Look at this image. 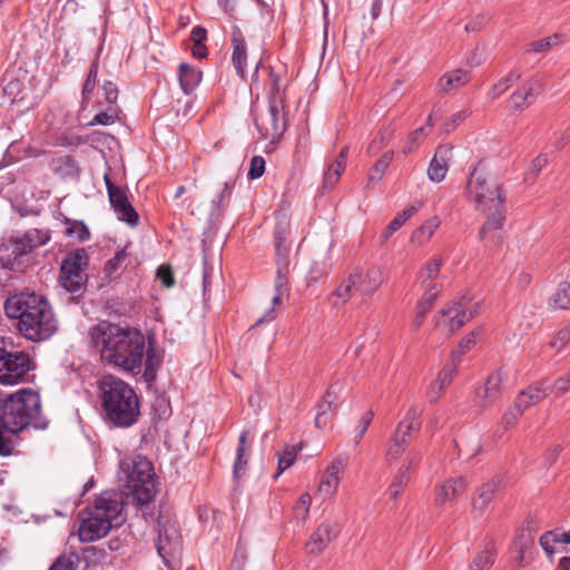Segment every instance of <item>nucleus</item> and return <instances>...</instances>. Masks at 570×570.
Here are the masks:
<instances>
[{
    "label": "nucleus",
    "mask_w": 570,
    "mask_h": 570,
    "mask_svg": "<svg viewBox=\"0 0 570 570\" xmlns=\"http://www.w3.org/2000/svg\"><path fill=\"white\" fill-rule=\"evenodd\" d=\"M558 37H548L544 39H540L537 41H533L528 45V48L525 49L527 52H535L541 53L548 51L557 41Z\"/></svg>",
    "instance_id": "nucleus-55"
},
{
    "label": "nucleus",
    "mask_w": 570,
    "mask_h": 570,
    "mask_svg": "<svg viewBox=\"0 0 570 570\" xmlns=\"http://www.w3.org/2000/svg\"><path fill=\"white\" fill-rule=\"evenodd\" d=\"M423 454L419 449H412L405 456L403 463L397 469L405 474L412 475L417 471L420 463L422 461Z\"/></svg>",
    "instance_id": "nucleus-39"
},
{
    "label": "nucleus",
    "mask_w": 570,
    "mask_h": 570,
    "mask_svg": "<svg viewBox=\"0 0 570 570\" xmlns=\"http://www.w3.org/2000/svg\"><path fill=\"white\" fill-rule=\"evenodd\" d=\"M317 413L315 417V425L318 429H324L332 423V420L336 413V409L326 402L320 401L317 406Z\"/></svg>",
    "instance_id": "nucleus-38"
},
{
    "label": "nucleus",
    "mask_w": 570,
    "mask_h": 570,
    "mask_svg": "<svg viewBox=\"0 0 570 570\" xmlns=\"http://www.w3.org/2000/svg\"><path fill=\"white\" fill-rule=\"evenodd\" d=\"M442 266L441 257L434 256L432 257L425 265L421 277L423 286H431L432 284L428 283L435 279L440 273Z\"/></svg>",
    "instance_id": "nucleus-41"
},
{
    "label": "nucleus",
    "mask_w": 570,
    "mask_h": 570,
    "mask_svg": "<svg viewBox=\"0 0 570 570\" xmlns=\"http://www.w3.org/2000/svg\"><path fill=\"white\" fill-rule=\"evenodd\" d=\"M505 372L502 367L488 375L485 382L476 389L475 405L482 410L491 406L502 393Z\"/></svg>",
    "instance_id": "nucleus-13"
},
{
    "label": "nucleus",
    "mask_w": 570,
    "mask_h": 570,
    "mask_svg": "<svg viewBox=\"0 0 570 570\" xmlns=\"http://www.w3.org/2000/svg\"><path fill=\"white\" fill-rule=\"evenodd\" d=\"M548 164L547 154L538 155L531 163V168L527 174L525 180L533 183L535 180L537 175L542 170L543 167Z\"/></svg>",
    "instance_id": "nucleus-54"
},
{
    "label": "nucleus",
    "mask_w": 570,
    "mask_h": 570,
    "mask_svg": "<svg viewBox=\"0 0 570 570\" xmlns=\"http://www.w3.org/2000/svg\"><path fill=\"white\" fill-rule=\"evenodd\" d=\"M259 71L266 73V76H267L265 85L268 88V90H267L268 102H274V100L275 101L279 100L281 105H285V95H284L285 85L283 83L281 72L276 71L273 67H265V66L257 65L255 67L253 76H252L253 82H256L258 80Z\"/></svg>",
    "instance_id": "nucleus-15"
},
{
    "label": "nucleus",
    "mask_w": 570,
    "mask_h": 570,
    "mask_svg": "<svg viewBox=\"0 0 570 570\" xmlns=\"http://www.w3.org/2000/svg\"><path fill=\"white\" fill-rule=\"evenodd\" d=\"M338 483L340 476L332 475L325 471L318 485V491L325 497H332L337 491Z\"/></svg>",
    "instance_id": "nucleus-49"
},
{
    "label": "nucleus",
    "mask_w": 570,
    "mask_h": 570,
    "mask_svg": "<svg viewBox=\"0 0 570 570\" xmlns=\"http://www.w3.org/2000/svg\"><path fill=\"white\" fill-rule=\"evenodd\" d=\"M411 481V476L397 470L392 479V482L387 489V493L392 500H397L403 489Z\"/></svg>",
    "instance_id": "nucleus-40"
},
{
    "label": "nucleus",
    "mask_w": 570,
    "mask_h": 570,
    "mask_svg": "<svg viewBox=\"0 0 570 570\" xmlns=\"http://www.w3.org/2000/svg\"><path fill=\"white\" fill-rule=\"evenodd\" d=\"M558 541H560V538L558 537L557 531H547L539 539L540 546L548 557L553 554V544Z\"/></svg>",
    "instance_id": "nucleus-57"
},
{
    "label": "nucleus",
    "mask_w": 570,
    "mask_h": 570,
    "mask_svg": "<svg viewBox=\"0 0 570 570\" xmlns=\"http://www.w3.org/2000/svg\"><path fill=\"white\" fill-rule=\"evenodd\" d=\"M90 344L96 347L101 360L129 373H139L144 357V379L151 383L156 379L159 360L155 351L146 350L141 331L102 321L89 330Z\"/></svg>",
    "instance_id": "nucleus-1"
},
{
    "label": "nucleus",
    "mask_w": 570,
    "mask_h": 570,
    "mask_svg": "<svg viewBox=\"0 0 570 570\" xmlns=\"http://www.w3.org/2000/svg\"><path fill=\"white\" fill-rule=\"evenodd\" d=\"M88 266V254L85 248H77L70 252L61 263V273L82 272Z\"/></svg>",
    "instance_id": "nucleus-29"
},
{
    "label": "nucleus",
    "mask_w": 570,
    "mask_h": 570,
    "mask_svg": "<svg viewBox=\"0 0 570 570\" xmlns=\"http://www.w3.org/2000/svg\"><path fill=\"white\" fill-rule=\"evenodd\" d=\"M542 87V81L538 77H533L525 81L522 87L515 90L510 96V107L514 110H523L529 107L535 98L538 97L540 89Z\"/></svg>",
    "instance_id": "nucleus-16"
},
{
    "label": "nucleus",
    "mask_w": 570,
    "mask_h": 570,
    "mask_svg": "<svg viewBox=\"0 0 570 570\" xmlns=\"http://www.w3.org/2000/svg\"><path fill=\"white\" fill-rule=\"evenodd\" d=\"M465 191L474 200L476 210H492L493 204L505 202L501 185L488 180L480 163L471 170Z\"/></svg>",
    "instance_id": "nucleus-7"
},
{
    "label": "nucleus",
    "mask_w": 570,
    "mask_h": 570,
    "mask_svg": "<svg viewBox=\"0 0 570 570\" xmlns=\"http://www.w3.org/2000/svg\"><path fill=\"white\" fill-rule=\"evenodd\" d=\"M466 110H460L451 116L450 119L445 120L443 124V129L445 134H450L454 130L461 122H463L468 117Z\"/></svg>",
    "instance_id": "nucleus-62"
},
{
    "label": "nucleus",
    "mask_w": 570,
    "mask_h": 570,
    "mask_svg": "<svg viewBox=\"0 0 570 570\" xmlns=\"http://www.w3.org/2000/svg\"><path fill=\"white\" fill-rule=\"evenodd\" d=\"M61 285L72 294H79L83 291L87 283V274L82 272L61 273Z\"/></svg>",
    "instance_id": "nucleus-33"
},
{
    "label": "nucleus",
    "mask_w": 570,
    "mask_h": 570,
    "mask_svg": "<svg viewBox=\"0 0 570 570\" xmlns=\"http://www.w3.org/2000/svg\"><path fill=\"white\" fill-rule=\"evenodd\" d=\"M285 105L279 100L268 102L267 111L255 118V126L263 139L271 144H277L287 129V119L284 111Z\"/></svg>",
    "instance_id": "nucleus-10"
},
{
    "label": "nucleus",
    "mask_w": 570,
    "mask_h": 570,
    "mask_svg": "<svg viewBox=\"0 0 570 570\" xmlns=\"http://www.w3.org/2000/svg\"><path fill=\"white\" fill-rule=\"evenodd\" d=\"M105 184L110 205L118 219L130 226H136L139 222V215L130 204L126 188L115 185L108 175H105Z\"/></svg>",
    "instance_id": "nucleus-12"
},
{
    "label": "nucleus",
    "mask_w": 570,
    "mask_h": 570,
    "mask_svg": "<svg viewBox=\"0 0 570 570\" xmlns=\"http://www.w3.org/2000/svg\"><path fill=\"white\" fill-rule=\"evenodd\" d=\"M337 531L330 522L321 523L312 533L306 548L309 554L321 553L328 543L336 537Z\"/></svg>",
    "instance_id": "nucleus-20"
},
{
    "label": "nucleus",
    "mask_w": 570,
    "mask_h": 570,
    "mask_svg": "<svg viewBox=\"0 0 570 570\" xmlns=\"http://www.w3.org/2000/svg\"><path fill=\"white\" fill-rule=\"evenodd\" d=\"M32 361L26 352L0 351V383L13 385L26 381Z\"/></svg>",
    "instance_id": "nucleus-9"
},
{
    "label": "nucleus",
    "mask_w": 570,
    "mask_h": 570,
    "mask_svg": "<svg viewBox=\"0 0 570 570\" xmlns=\"http://www.w3.org/2000/svg\"><path fill=\"white\" fill-rule=\"evenodd\" d=\"M105 420L115 428L127 429L140 417V402L135 390L115 375H105L98 382Z\"/></svg>",
    "instance_id": "nucleus-3"
},
{
    "label": "nucleus",
    "mask_w": 570,
    "mask_h": 570,
    "mask_svg": "<svg viewBox=\"0 0 570 570\" xmlns=\"http://www.w3.org/2000/svg\"><path fill=\"white\" fill-rule=\"evenodd\" d=\"M426 135L428 132L425 127H420L412 131L404 147V153H412L415 149V147L419 146L424 140Z\"/></svg>",
    "instance_id": "nucleus-52"
},
{
    "label": "nucleus",
    "mask_w": 570,
    "mask_h": 570,
    "mask_svg": "<svg viewBox=\"0 0 570 570\" xmlns=\"http://www.w3.org/2000/svg\"><path fill=\"white\" fill-rule=\"evenodd\" d=\"M0 422L6 431L16 434L33 425L45 429L47 423L41 417L40 395L22 389L0 401Z\"/></svg>",
    "instance_id": "nucleus-4"
},
{
    "label": "nucleus",
    "mask_w": 570,
    "mask_h": 570,
    "mask_svg": "<svg viewBox=\"0 0 570 570\" xmlns=\"http://www.w3.org/2000/svg\"><path fill=\"white\" fill-rule=\"evenodd\" d=\"M77 558L73 554H62L51 564L49 570H76Z\"/></svg>",
    "instance_id": "nucleus-53"
},
{
    "label": "nucleus",
    "mask_w": 570,
    "mask_h": 570,
    "mask_svg": "<svg viewBox=\"0 0 570 570\" xmlns=\"http://www.w3.org/2000/svg\"><path fill=\"white\" fill-rule=\"evenodd\" d=\"M158 538L156 548L159 557L166 567L171 568V559L180 551V535L169 520L163 521V517L158 518Z\"/></svg>",
    "instance_id": "nucleus-11"
},
{
    "label": "nucleus",
    "mask_w": 570,
    "mask_h": 570,
    "mask_svg": "<svg viewBox=\"0 0 570 570\" xmlns=\"http://www.w3.org/2000/svg\"><path fill=\"white\" fill-rule=\"evenodd\" d=\"M118 480L127 489V494H131L139 505H146L155 498L154 466L142 455L124 459L120 462Z\"/></svg>",
    "instance_id": "nucleus-6"
},
{
    "label": "nucleus",
    "mask_w": 570,
    "mask_h": 570,
    "mask_svg": "<svg viewBox=\"0 0 570 570\" xmlns=\"http://www.w3.org/2000/svg\"><path fill=\"white\" fill-rule=\"evenodd\" d=\"M554 308H568L570 306V284L563 282L559 285L557 293L552 298Z\"/></svg>",
    "instance_id": "nucleus-48"
},
{
    "label": "nucleus",
    "mask_w": 570,
    "mask_h": 570,
    "mask_svg": "<svg viewBox=\"0 0 570 570\" xmlns=\"http://www.w3.org/2000/svg\"><path fill=\"white\" fill-rule=\"evenodd\" d=\"M202 80V71L187 65L179 66V83L186 95H190Z\"/></svg>",
    "instance_id": "nucleus-30"
},
{
    "label": "nucleus",
    "mask_w": 570,
    "mask_h": 570,
    "mask_svg": "<svg viewBox=\"0 0 570 570\" xmlns=\"http://www.w3.org/2000/svg\"><path fill=\"white\" fill-rule=\"evenodd\" d=\"M483 213H487V220L482 225V227L479 230V238L483 240L485 238V235L490 230H498L501 229L505 222V202H501L499 204H493L492 210H482Z\"/></svg>",
    "instance_id": "nucleus-25"
},
{
    "label": "nucleus",
    "mask_w": 570,
    "mask_h": 570,
    "mask_svg": "<svg viewBox=\"0 0 570 570\" xmlns=\"http://www.w3.org/2000/svg\"><path fill=\"white\" fill-rule=\"evenodd\" d=\"M157 278L161 282V284L169 288L175 284V278L170 266L160 265L157 269Z\"/></svg>",
    "instance_id": "nucleus-64"
},
{
    "label": "nucleus",
    "mask_w": 570,
    "mask_h": 570,
    "mask_svg": "<svg viewBox=\"0 0 570 570\" xmlns=\"http://www.w3.org/2000/svg\"><path fill=\"white\" fill-rule=\"evenodd\" d=\"M421 413L422 411L415 406L406 411L387 442L386 456L389 459L399 460L405 452L414 434L419 433L421 429Z\"/></svg>",
    "instance_id": "nucleus-8"
},
{
    "label": "nucleus",
    "mask_w": 570,
    "mask_h": 570,
    "mask_svg": "<svg viewBox=\"0 0 570 570\" xmlns=\"http://www.w3.org/2000/svg\"><path fill=\"white\" fill-rule=\"evenodd\" d=\"M570 342V326H566L559 330L552 341L550 342V346L560 352L568 343Z\"/></svg>",
    "instance_id": "nucleus-59"
},
{
    "label": "nucleus",
    "mask_w": 570,
    "mask_h": 570,
    "mask_svg": "<svg viewBox=\"0 0 570 570\" xmlns=\"http://www.w3.org/2000/svg\"><path fill=\"white\" fill-rule=\"evenodd\" d=\"M478 311V304L468 307L465 302H454L441 311V316L446 321L445 326L449 327V331L455 332L472 320Z\"/></svg>",
    "instance_id": "nucleus-14"
},
{
    "label": "nucleus",
    "mask_w": 570,
    "mask_h": 570,
    "mask_svg": "<svg viewBox=\"0 0 570 570\" xmlns=\"http://www.w3.org/2000/svg\"><path fill=\"white\" fill-rule=\"evenodd\" d=\"M393 150H387L382 155V157L375 163L374 167L370 171L367 176V181L365 184V188H373L377 184V181L381 180L385 170L393 160Z\"/></svg>",
    "instance_id": "nucleus-32"
},
{
    "label": "nucleus",
    "mask_w": 570,
    "mask_h": 570,
    "mask_svg": "<svg viewBox=\"0 0 570 570\" xmlns=\"http://www.w3.org/2000/svg\"><path fill=\"white\" fill-rule=\"evenodd\" d=\"M26 255L18 238L9 239L0 245V266L2 268L20 272L23 268L22 258Z\"/></svg>",
    "instance_id": "nucleus-18"
},
{
    "label": "nucleus",
    "mask_w": 570,
    "mask_h": 570,
    "mask_svg": "<svg viewBox=\"0 0 570 570\" xmlns=\"http://www.w3.org/2000/svg\"><path fill=\"white\" fill-rule=\"evenodd\" d=\"M471 80V73L468 70L455 69L443 75L438 82L440 92L448 94L452 90L465 86Z\"/></svg>",
    "instance_id": "nucleus-27"
},
{
    "label": "nucleus",
    "mask_w": 570,
    "mask_h": 570,
    "mask_svg": "<svg viewBox=\"0 0 570 570\" xmlns=\"http://www.w3.org/2000/svg\"><path fill=\"white\" fill-rule=\"evenodd\" d=\"M439 219L432 218L428 220L425 224H423L421 227H419L414 233V238L419 239V242H425L428 240L433 233L439 227Z\"/></svg>",
    "instance_id": "nucleus-51"
},
{
    "label": "nucleus",
    "mask_w": 570,
    "mask_h": 570,
    "mask_svg": "<svg viewBox=\"0 0 570 570\" xmlns=\"http://www.w3.org/2000/svg\"><path fill=\"white\" fill-rule=\"evenodd\" d=\"M265 171V159L262 156H254L250 160V166L248 170L249 179H257L262 177Z\"/></svg>",
    "instance_id": "nucleus-61"
},
{
    "label": "nucleus",
    "mask_w": 570,
    "mask_h": 570,
    "mask_svg": "<svg viewBox=\"0 0 570 570\" xmlns=\"http://www.w3.org/2000/svg\"><path fill=\"white\" fill-rule=\"evenodd\" d=\"M521 78V73L518 71H510L507 76L495 82L488 92V98L491 100L498 99L504 94L515 81Z\"/></svg>",
    "instance_id": "nucleus-36"
},
{
    "label": "nucleus",
    "mask_w": 570,
    "mask_h": 570,
    "mask_svg": "<svg viewBox=\"0 0 570 570\" xmlns=\"http://www.w3.org/2000/svg\"><path fill=\"white\" fill-rule=\"evenodd\" d=\"M502 484L503 478L500 475H495L487 483H483L478 489V495L473 500V508L480 512H483L488 508L489 503L493 500L495 493L502 487Z\"/></svg>",
    "instance_id": "nucleus-24"
},
{
    "label": "nucleus",
    "mask_w": 570,
    "mask_h": 570,
    "mask_svg": "<svg viewBox=\"0 0 570 570\" xmlns=\"http://www.w3.org/2000/svg\"><path fill=\"white\" fill-rule=\"evenodd\" d=\"M232 46H233V65L237 71V73L244 78L245 76V66H246V43L244 36L240 29L237 26L233 27L232 32Z\"/></svg>",
    "instance_id": "nucleus-23"
},
{
    "label": "nucleus",
    "mask_w": 570,
    "mask_h": 570,
    "mask_svg": "<svg viewBox=\"0 0 570 570\" xmlns=\"http://www.w3.org/2000/svg\"><path fill=\"white\" fill-rule=\"evenodd\" d=\"M546 396L547 392L543 387V382H541L521 391L514 401V405L523 413L530 406L541 402Z\"/></svg>",
    "instance_id": "nucleus-26"
},
{
    "label": "nucleus",
    "mask_w": 570,
    "mask_h": 570,
    "mask_svg": "<svg viewBox=\"0 0 570 570\" xmlns=\"http://www.w3.org/2000/svg\"><path fill=\"white\" fill-rule=\"evenodd\" d=\"M277 263V275H276V278H275V291L278 292V293H284V291L286 289V286H287V283H288V279H287V276H286V269H287V262L286 264H284V262H281L279 259L276 261Z\"/></svg>",
    "instance_id": "nucleus-60"
},
{
    "label": "nucleus",
    "mask_w": 570,
    "mask_h": 570,
    "mask_svg": "<svg viewBox=\"0 0 570 570\" xmlns=\"http://www.w3.org/2000/svg\"><path fill=\"white\" fill-rule=\"evenodd\" d=\"M234 187L235 180L232 178L223 184L219 194L213 200L214 206L217 210H224L227 207Z\"/></svg>",
    "instance_id": "nucleus-42"
},
{
    "label": "nucleus",
    "mask_w": 570,
    "mask_h": 570,
    "mask_svg": "<svg viewBox=\"0 0 570 570\" xmlns=\"http://www.w3.org/2000/svg\"><path fill=\"white\" fill-rule=\"evenodd\" d=\"M49 239L50 235L47 230L37 228L27 230L23 236L18 238L21 248H23L27 255L30 254L33 249L45 245Z\"/></svg>",
    "instance_id": "nucleus-31"
},
{
    "label": "nucleus",
    "mask_w": 570,
    "mask_h": 570,
    "mask_svg": "<svg viewBox=\"0 0 570 570\" xmlns=\"http://www.w3.org/2000/svg\"><path fill=\"white\" fill-rule=\"evenodd\" d=\"M66 234L68 236H76L80 242H86L90 237L88 227L82 222H75L67 227Z\"/></svg>",
    "instance_id": "nucleus-56"
},
{
    "label": "nucleus",
    "mask_w": 570,
    "mask_h": 570,
    "mask_svg": "<svg viewBox=\"0 0 570 570\" xmlns=\"http://www.w3.org/2000/svg\"><path fill=\"white\" fill-rule=\"evenodd\" d=\"M341 391L342 386L338 383H334L327 389L321 401L326 402L337 410V401L340 399Z\"/></svg>",
    "instance_id": "nucleus-63"
},
{
    "label": "nucleus",
    "mask_w": 570,
    "mask_h": 570,
    "mask_svg": "<svg viewBox=\"0 0 570 570\" xmlns=\"http://www.w3.org/2000/svg\"><path fill=\"white\" fill-rule=\"evenodd\" d=\"M361 278V272L354 271L346 278H344L337 288L334 291L333 295L337 299H341L343 304H345L353 295L357 287V279Z\"/></svg>",
    "instance_id": "nucleus-34"
},
{
    "label": "nucleus",
    "mask_w": 570,
    "mask_h": 570,
    "mask_svg": "<svg viewBox=\"0 0 570 570\" xmlns=\"http://www.w3.org/2000/svg\"><path fill=\"white\" fill-rule=\"evenodd\" d=\"M453 147L441 145L436 148L428 168V176L434 183H441L449 170V163L452 159Z\"/></svg>",
    "instance_id": "nucleus-17"
},
{
    "label": "nucleus",
    "mask_w": 570,
    "mask_h": 570,
    "mask_svg": "<svg viewBox=\"0 0 570 570\" xmlns=\"http://www.w3.org/2000/svg\"><path fill=\"white\" fill-rule=\"evenodd\" d=\"M476 335V332H471L468 335H465L460 341L458 348L451 353V358L449 362L455 364V366L459 367L461 363V357L475 345Z\"/></svg>",
    "instance_id": "nucleus-37"
},
{
    "label": "nucleus",
    "mask_w": 570,
    "mask_h": 570,
    "mask_svg": "<svg viewBox=\"0 0 570 570\" xmlns=\"http://www.w3.org/2000/svg\"><path fill=\"white\" fill-rule=\"evenodd\" d=\"M347 151H348V148L344 147L340 151V154L337 155L335 160L331 165H328L327 169L324 173V178H323L325 188H333L335 186V184L338 181V179L346 166Z\"/></svg>",
    "instance_id": "nucleus-28"
},
{
    "label": "nucleus",
    "mask_w": 570,
    "mask_h": 570,
    "mask_svg": "<svg viewBox=\"0 0 570 570\" xmlns=\"http://www.w3.org/2000/svg\"><path fill=\"white\" fill-rule=\"evenodd\" d=\"M128 257L126 248L118 250L115 256L108 259L105 264L104 272L108 278H114L116 272L122 265V263Z\"/></svg>",
    "instance_id": "nucleus-47"
},
{
    "label": "nucleus",
    "mask_w": 570,
    "mask_h": 570,
    "mask_svg": "<svg viewBox=\"0 0 570 570\" xmlns=\"http://www.w3.org/2000/svg\"><path fill=\"white\" fill-rule=\"evenodd\" d=\"M384 281V274L381 267L371 266L364 274L361 273V278L357 279V287L355 293L363 297H372L380 288Z\"/></svg>",
    "instance_id": "nucleus-22"
},
{
    "label": "nucleus",
    "mask_w": 570,
    "mask_h": 570,
    "mask_svg": "<svg viewBox=\"0 0 570 570\" xmlns=\"http://www.w3.org/2000/svg\"><path fill=\"white\" fill-rule=\"evenodd\" d=\"M311 503H312L311 495L308 493H303L294 507V512L296 514V518L305 520L308 515Z\"/></svg>",
    "instance_id": "nucleus-58"
},
{
    "label": "nucleus",
    "mask_w": 570,
    "mask_h": 570,
    "mask_svg": "<svg viewBox=\"0 0 570 570\" xmlns=\"http://www.w3.org/2000/svg\"><path fill=\"white\" fill-rule=\"evenodd\" d=\"M122 503L116 493L106 492L96 498L91 507L82 511L81 522L78 529L79 540L82 542L96 541L105 537L111 528L119 527Z\"/></svg>",
    "instance_id": "nucleus-5"
},
{
    "label": "nucleus",
    "mask_w": 570,
    "mask_h": 570,
    "mask_svg": "<svg viewBox=\"0 0 570 570\" xmlns=\"http://www.w3.org/2000/svg\"><path fill=\"white\" fill-rule=\"evenodd\" d=\"M458 373V366L448 362L439 372L436 379L431 383L426 397L430 403H435L445 389L452 383Z\"/></svg>",
    "instance_id": "nucleus-21"
},
{
    "label": "nucleus",
    "mask_w": 570,
    "mask_h": 570,
    "mask_svg": "<svg viewBox=\"0 0 570 570\" xmlns=\"http://www.w3.org/2000/svg\"><path fill=\"white\" fill-rule=\"evenodd\" d=\"M493 563V552L490 549H485L473 559L471 570H490Z\"/></svg>",
    "instance_id": "nucleus-50"
},
{
    "label": "nucleus",
    "mask_w": 570,
    "mask_h": 570,
    "mask_svg": "<svg viewBox=\"0 0 570 570\" xmlns=\"http://www.w3.org/2000/svg\"><path fill=\"white\" fill-rule=\"evenodd\" d=\"M301 448L288 445L282 454L278 455V468L276 475L283 473L286 469L294 464L296 455Z\"/></svg>",
    "instance_id": "nucleus-44"
},
{
    "label": "nucleus",
    "mask_w": 570,
    "mask_h": 570,
    "mask_svg": "<svg viewBox=\"0 0 570 570\" xmlns=\"http://www.w3.org/2000/svg\"><path fill=\"white\" fill-rule=\"evenodd\" d=\"M274 238H275V249H276L277 259H279L281 262H284V264H286L287 254L289 250V248L285 245L286 239H287L286 228H281L279 226H277V228L275 230Z\"/></svg>",
    "instance_id": "nucleus-43"
},
{
    "label": "nucleus",
    "mask_w": 570,
    "mask_h": 570,
    "mask_svg": "<svg viewBox=\"0 0 570 570\" xmlns=\"http://www.w3.org/2000/svg\"><path fill=\"white\" fill-rule=\"evenodd\" d=\"M415 207L411 206L405 209H403L401 213H399L391 222L390 224L384 228V230L381 234L382 240L389 239L397 229H400L403 224L412 217V215L415 213Z\"/></svg>",
    "instance_id": "nucleus-35"
},
{
    "label": "nucleus",
    "mask_w": 570,
    "mask_h": 570,
    "mask_svg": "<svg viewBox=\"0 0 570 570\" xmlns=\"http://www.w3.org/2000/svg\"><path fill=\"white\" fill-rule=\"evenodd\" d=\"M466 489V481L463 476H456L445 480L439 484L434 491V502L442 507L446 502L454 500L461 495Z\"/></svg>",
    "instance_id": "nucleus-19"
},
{
    "label": "nucleus",
    "mask_w": 570,
    "mask_h": 570,
    "mask_svg": "<svg viewBox=\"0 0 570 570\" xmlns=\"http://www.w3.org/2000/svg\"><path fill=\"white\" fill-rule=\"evenodd\" d=\"M247 435H248V432L243 431L238 439L237 455H236V460L234 463V475L236 478L240 474L242 470L247 464V461L244 460Z\"/></svg>",
    "instance_id": "nucleus-46"
},
{
    "label": "nucleus",
    "mask_w": 570,
    "mask_h": 570,
    "mask_svg": "<svg viewBox=\"0 0 570 570\" xmlns=\"http://www.w3.org/2000/svg\"><path fill=\"white\" fill-rule=\"evenodd\" d=\"M98 65V58H96L90 65L86 81L82 87L83 99H89L96 88Z\"/></svg>",
    "instance_id": "nucleus-45"
},
{
    "label": "nucleus",
    "mask_w": 570,
    "mask_h": 570,
    "mask_svg": "<svg viewBox=\"0 0 570 570\" xmlns=\"http://www.w3.org/2000/svg\"><path fill=\"white\" fill-rule=\"evenodd\" d=\"M4 311L8 317L17 318L20 333L38 342L49 338L57 331V321L48 301L35 293L21 294L7 299Z\"/></svg>",
    "instance_id": "nucleus-2"
}]
</instances>
